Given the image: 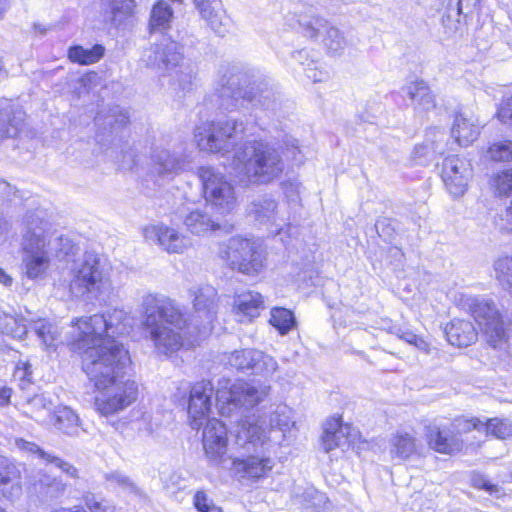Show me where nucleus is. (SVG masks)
Masks as SVG:
<instances>
[{
  "label": "nucleus",
  "mask_w": 512,
  "mask_h": 512,
  "mask_svg": "<svg viewBox=\"0 0 512 512\" xmlns=\"http://www.w3.org/2000/svg\"><path fill=\"white\" fill-rule=\"evenodd\" d=\"M193 313L187 317L172 299L158 294L143 297L142 330L158 356L170 357L185 342L208 336L218 312V295L214 287L205 285L193 291Z\"/></svg>",
  "instance_id": "nucleus-1"
},
{
  "label": "nucleus",
  "mask_w": 512,
  "mask_h": 512,
  "mask_svg": "<svg viewBox=\"0 0 512 512\" xmlns=\"http://www.w3.org/2000/svg\"><path fill=\"white\" fill-rule=\"evenodd\" d=\"M268 441L266 421L255 416L242 420L235 434V443L248 453L232 458L231 471L243 480L257 482L275 467V459L263 449Z\"/></svg>",
  "instance_id": "nucleus-2"
},
{
  "label": "nucleus",
  "mask_w": 512,
  "mask_h": 512,
  "mask_svg": "<svg viewBox=\"0 0 512 512\" xmlns=\"http://www.w3.org/2000/svg\"><path fill=\"white\" fill-rule=\"evenodd\" d=\"M72 348L83 355V369L99 391L124 376L121 371L130 361L128 351L118 341L107 340V345L75 339Z\"/></svg>",
  "instance_id": "nucleus-3"
},
{
  "label": "nucleus",
  "mask_w": 512,
  "mask_h": 512,
  "mask_svg": "<svg viewBox=\"0 0 512 512\" xmlns=\"http://www.w3.org/2000/svg\"><path fill=\"white\" fill-rule=\"evenodd\" d=\"M232 170L242 183L268 184L282 174L284 162L273 145L254 141L236 150Z\"/></svg>",
  "instance_id": "nucleus-4"
},
{
  "label": "nucleus",
  "mask_w": 512,
  "mask_h": 512,
  "mask_svg": "<svg viewBox=\"0 0 512 512\" xmlns=\"http://www.w3.org/2000/svg\"><path fill=\"white\" fill-rule=\"evenodd\" d=\"M46 223L38 215L27 217L28 230L24 235L22 249V268L27 278L41 279L50 266L53 245L61 240L52 238L45 232Z\"/></svg>",
  "instance_id": "nucleus-5"
},
{
  "label": "nucleus",
  "mask_w": 512,
  "mask_h": 512,
  "mask_svg": "<svg viewBox=\"0 0 512 512\" xmlns=\"http://www.w3.org/2000/svg\"><path fill=\"white\" fill-rule=\"evenodd\" d=\"M133 318L123 309L108 310L88 318L77 320L76 339L88 338L89 342L107 345V340L117 341L115 337L129 333Z\"/></svg>",
  "instance_id": "nucleus-6"
},
{
  "label": "nucleus",
  "mask_w": 512,
  "mask_h": 512,
  "mask_svg": "<svg viewBox=\"0 0 512 512\" xmlns=\"http://www.w3.org/2000/svg\"><path fill=\"white\" fill-rule=\"evenodd\" d=\"M103 260L93 252H86L70 268L69 292L74 297L97 298L107 287Z\"/></svg>",
  "instance_id": "nucleus-7"
},
{
  "label": "nucleus",
  "mask_w": 512,
  "mask_h": 512,
  "mask_svg": "<svg viewBox=\"0 0 512 512\" xmlns=\"http://www.w3.org/2000/svg\"><path fill=\"white\" fill-rule=\"evenodd\" d=\"M270 386L250 384L243 381L232 383L221 379L216 392V406L223 416H231L241 407L252 408L262 402L269 394Z\"/></svg>",
  "instance_id": "nucleus-8"
},
{
  "label": "nucleus",
  "mask_w": 512,
  "mask_h": 512,
  "mask_svg": "<svg viewBox=\"0 0 512 512\" xmlns=\"http://www.w3.org/2000/svg\"><path fill=\"white\" fill-rule=\"evenodd\" d=\"M245 130L243 122L234 119L207 122L196 130L198 147L212 153L229 152Z\"/></svg>",
  "instance_id": "nucleus-9"
},
{
  "label": "nucleus",
  "mask_w": 512,
  "mask_h": 512,
  "mask_svg": "<svg viewBox=\"0 0 512 512\" xmlns=\"http://www.w3.org/2000/svg\"><path fill=\"white\" fill-rule=\"evenodd\" d=\"M198 175L206 202L221 215L232 213L238 206V197L227 177L212 167L199 168Z\"/></svg>",
  "instance_id": "nucleus-10"
},
{
  "label": "nucleus",
  "mask_w": 512,
  "mask_h": 512,
  "mask_svg": "<svg viewBox=\"0 0 512 512\" xmlns=\"http://www.w3.org/2000/svg\"><path fill=\"white\" fill-rule=\"evenodd\" d=\"M230 268L247 275H255L264 267L260 243L246 238L232 237L221 252Z\"/></svg>",
  "instance_id": "nucleus-11"
},
{
  "label": "nucleus",
  "mask_w": 512,
  "mask_h": 512,
  "mask_svg": "<svg viewBox=\"0 0 512 512\" xmlns=\"http://www.w3.org/2000/svg\"><path fill=\"white\" fill-rule=\"evenodd\" d=\"M469 311L487 342L494 348L506 343L507 334L504 321L495 304L485 298H467Z\"/></svg>",
  "instance_id": "nucleus-12"
},
{
  "label": "nucleus",
  "mask_w": 512,
  "mask_h": 512,
  "mask_svg": "<svg viewBox=\"0 0 512 512\" xmlns=\"http://www.w3.org/2000/svg\"><path fill=\"white\" fill-rule=\"evenodd\" d=\"M138 397V385L134 380L122 378L99 390L94 406L102 416L115 415L132 405Z\"/></svg>",
  "instance_id": "nucleus-13"
},
{
  "label": "nucleus",
  "mask_w": 512,
  "mask_h": 512,
  "mask_svg": "<svg viewBox=\"0 0 512 512\" xmlns=\"http://www.w3.org/2000/svg\"><path fill=\"white\" fill-rule=\"evenodd\" d=\"M240 79L238 75H232L228 78L223 77L220 81V87L217 88L220 105L226 110H233L239 106H243L245 101L256 102L260 105L270 108L272 100L274 101V93L272 90H261L258 94L251 90H244L239 86Z\"/></svg>",
  "instance_id": "nucleus-14"
},
{
  "label": "nucleus",
  "mask_w": 512,
  "mask_h": 512,
  "mask_svg": "<svg viewBox=\"0 0 512 512\" xmlns=\"http://www.w3.org/2000/svg\"><path fill=\"white\" fill-rule=\"evenodd\" d=\"M141 61L148 68L166 76L184 62L183 46L170 38H163L143 51Z\"/></svg>",
  "instance_id": "nucleus-15"
},
{
  "label": "nucleus",
  "mask_w": 512,
  "mask_h": 512,
  "mask_svg": "<svg viewBox=\"0 0 512 512\" xmlns=\"http://www.w3.org/2000/svg\"><path fill=\"white\" fill-rule=\"evenodd\" d=\"M213 393L214 389L210 381L203 380L192 386L188 402V415L193 429H200L204 421L209 420Z\"/></svg>",
  "instance_id": "nucleus-16"
},
{
  "label": "nucleus",
  "mask_w": 512,
  "mask_h": 512,
  "mask_svg": "<svg viewBox=\"0 0 512 512\" xmlns=\"http://www.w3.org/2000/svg\"><path fill=\"white\" fill-rule=\"evenodd\" d=\"M202 441L207 459L213 464H220L224 460L228 446L225 424L216 418L207 420Z\"/></svg>",
  "instance_id": "nucleus-17"
},
{
  "label": "nucleus",
  "mask_w": 512,
  "mask_h": 512,
  "mask_svg": "<svg viewBox=\"0 0 512 512\" xmlns=\"http://www.w3.org/2000/svg\"><path fill=\"white\" fill-rule=\"evenodd\" d=\"M144 237L146 240L158 244L168 253L181 254L191 246L188 237L164 224L146 227L144 229Z\"/></svg>",
  "instance_id": "nucleus-18"
},
{
  "label": "nucleus",
  "mask_w": 512,
  "mask_h": 512,
  "mask_svg": "<svg viewBox=\"0 0 512 512\" xmlns=\"http://www.w3.org/2000/svg\"><path fill=\"white\" fill-rule=\"evenodd\" d=\"M441 176L450 194L461 196L467 189L471 169L464 160L450 156L443 161Z\"/></svg>",
  "instance_id": "nucleus-19"
},
{
  "label": "nucleus",
  "mask_w": 512,
  "mask_h": 512,
  "mask_svg": "<svg viewBox=\"0 0 512 512\" xmlns=\"http://www.w3.org/2000/svg\"><path fill=\"white\" fill-rule=\"evenodd\" d=\"M357 433L349 424H343L341 417H332L327 419L324 424V434L322 437V447L325 452L335 448L348 447Z\"/></svg>",
  "instance_id": "nucleus-20"
},
{
  "label": "nucleus",
  "mask_w": 512,
  "mask_h": 512,
  "mask_svg": "<svg viewBox=\"0 0 512 512\" xmlns=\"http://www.w3.org/2000/svg\"><path fill=\"white\" fill-rule=\"evenodd\" d=\"M21 470L16 462L0 455V499L14 501L22 493Z\"/></svg>",
  "instance_id": "nucleus-21"
},
{
  "label": "nucleus",
  "mask_w": 512,
  "mask_h": 512,
  "mask_svg": "<svg viewBox=\"0 0 512 512\" xmlns=\"http://www.w3.org/2000/svg\"><path fill=\"white\" fill-rule=\"evenodd\" d=\"M202 19L218 35L223 36L229 26V18L221 0H194Z\"/></svg>",
  "instance_id": "nucleus-22"
},
{
  "label": "nucleus",
  "mask_w": 512,
  "mask_h": 512,
  "mask_svg": "<svg viewBox=\"0 0 512 512\" xmlns=\"http://www.w3.org/2000/svg\"><path fill=\"white\" fill-rule=\"evenodd\" d=\"M429 446L438 453L453 454L461 451L463 441L451 433V426L441 428L433 425L427 427Z\"/></svg>",
  "instance_id": "nucleus-23"
},
{
  "label": "nucleus",
  "mask_w": 512,
  "mask_h": 512,
  "mask_svg": "<svg viewBox=\"0 0 512 512\" xmlns=\"http://www.w3.org/2000/svg\"><path fill=\"white\" fill-rule=\"evenodd\" d=\"M402 91L411 100L413 109L418 113L428 112L436 106L435 96L423 80L409 82Z\"/></svg>",
  "instance_id": "nucleus-24"
},
{
  "label": "nucleus",
  "mask_w": 512,
  "mask_h": 512,
  "mask_svg": "<svg viewBox=\"0 0 512 512\" xmlns=\"http://www.w3.org/2000/svg\"><path fill=\"white\" fill-rule=\"evenodd\" d=\"M67 486L61 477L53 476L46 471H39L31 483V490L39 497L55 499L66 492Z\"/></svg>",
  "instance_id": "nucleus-25"
},
{
  "label": "nucleus",
  "mask_w": 512,
  "mask_h": 512,
  "mask_svg": "<svg viewBox=\"0 0 512 512\" xmlns=\"http://www.w3.org/2000/svg\"><path fill=\"white\" fill-rule=\"evenodd\" d=\"M451 133L459 145L467 146L474 142L480 134L478 120L473 115L460 112L455 116Z\"/></svg>",
  "instance_id": "nucleus-26"
},
{
  "label": "nucleus",
  "mask_w": 512,
  "mask_h": 512,
  "mask_svg": "<svg viewBox=\"0 0 512 512\" xmlns=\"http://www.w3.org/2000/svg\"><path fill=\"white\" fill-rule=\"evenodd\" d=\"M389 447L391 458L402 462L417 453L418 441L413 433L398 430L390 437Z\"/></svg>",
  "instance_id": "nucleus-27"
},
{
  "label": "nucleus",
  "mask_w": 512,
  "mask_h": 512,
  "mask_svg": "<svg viewBox=\"0 0 512 512\" xmlns=\"http://www.w3.org/2000/svg\"><path fill=\"white\" fill-rule=\"evenodd\" d=\"M447 340L453 346L467 347L477 339V332L468 320L454 319L444 330Z\"/></svg>",
  "instance_id": "nucleus-28"
},
{
  "label": "nucleus",
  "mask_w": 512,
  "mask_h": 512,
  "mask_svg": "<svg viewBox=\"0 0 512 512\" xmlns=\"http://www.w3.org/2000/svg\"><path fill=\"white\" fill-rule=\"evenodd\" d=\"M153 172L161 177H172L182 171L184 161L168 150L156 151L152 157Z\"/></svg>",
  "instance_id": "nucleus-29"
},
{
  "label": "nucleus",
  "mask_w": 512,
  "mask_h": 512,
  "mask_svg": "<svg viewBox=\"0 0 512 512\" xmlns=\"http://www.w3.org/2000/svg\"><path fill=\"white\" fill-rule=\"evenodd\" d=\"M184 225L195 235H205L210 231L220 228L219 223L214 221L209 214L202 209L190 211L184 218Z\"/></svg>",
  "instance_id": "nucleus-30"
},
{
  "label": "nucleus",
  "mask_w": 512,
  "mask_h": 512,
  "mask_svg": "<svg viewBox=\"0 0 512 512\" xmlns=\"http://www.w3.org/2000/svg\"><path fill=\"white\" fill-rule=\"evenodd\" d=\"M263 297L260 293L254 291H245L237 295L234 300V306L239 314L249 319L255 318L264 308Z\"/></svg>",
  "instance_id": "nucleus-31"
},
{
  "label": "nucleus",
  "mask_w": 512,
  "mask_h": 512,
  "mask_svg": "<svg viewBox=\"0 0 512 512\" xmlns=\"http://www.w3.org/2000/svg\"><path fill=\"white\" fill-rule=\"evenodd\" d=\"M23 113L11 106L0 111V139L16 137L23 126Z\"/></svg>",
  "instance_id": "nucleus-32"
},
{
  "label": "nucleus",
  "mask_w": 512,
  "mask_h": 512,
  "mask_svg": "<svg viewBox=\"0 0 512 512\" xmlns=\"http://www.w3.org/2000/svg\"><path fill=\"white\" fill-rule=\"evenodd\" d=\"M276 202L271 198H260L253 201L249 208V216L260 225L275 224Z\"/></svg>",
  "instance_id": "nucleus-33"
},
{
  "label": "nucleus",
  "mask_w": 512,
  "mask_h": 512,
  "mask_svg": "<svg viewBox=\"0 0 512 512\" xmlns=\"http://www.w3.org/2000/svg\"><path fill=\"white\" fill-rule=\"evenodd\" d=\"M57 430L75 436L79 433L80 421L78 415L69 407H59L52 414Z\"/></svg>",
  "instance_id": "nucleus-34"
},
{
  "label": "nucleus",
  "mask_w": 512,
  "mask_h": 512,
  "mask_svg": "<svg viewBox=\"0 0 512 512\" xmlns=\"http://www.w3.org/2000/svg\"><path fill=\"white\" fill-rule=\"evenodd\" d=\"M25 413L36 421H44L46 417L52 416L55 405L45 394H36L26 400Z\"/></svg>",
  "instance_id": "nucleus-35"
},
{
  "label": "nucleus",
  "mask_w": 512,
  "mask_h": 512,
  "mask_svg": "<svg viewBox=\"0 0 512 512\" xmlns=\"http://www.w3.org/2000/svg\"><path fill=\"white\" fill-rule=\"evenodd\" d=\"M170 77L171 85L174 86L175 90L186 93L193 87V82L196 78L195 68L185 61L166 74Z\"/></svg>",
  "instance_id": "nucleus-36"
},
{
  "label": "nucleus",
  "mask_w": 512,
  "mask_h": 512,
  "mask_svg": "<svg viewBox=\"0 0 512 512\" xmlns=\"http://www.w3.org/2000/svg\"><path fill=\"white\" fill-rule=\"evenodd\" d=\"M104 53L105 48L99 44H96L89 49L80 45H75L69 48L68 58L73 63L91 65L98 62L104 56Z\"/></svg>",
  "instance_id": "nucleus-37"
},
{
  "label": "nucleus",
  "mask_w": 512,
  "mask_h": 512,
  "mask_svg": "<svg viewBox=\"0 0 512 512\" xmlns=\"http://www.w3.org/2000/svg\"><path fill=\"white\" fill-rule=\"evenodd\" d=\"M173 11L170 5L163 0L158 1L151 10L149 26L153 31H162L170 27Z\"/></svg>",
  "instance_id": "nucleus-38"
},
{
  "label": "nucleus",
  "mask_w": 512,
  "mask_h": 512,
  "mask_svg": "<svg viewBox=\"0 0 512 512\" xmlns=\"http://www.w3.org/2000/svg\"><path fill=\"white\" fill-rule=\"evenodd\" d=\"M0 333L22 339L27 334V326L23 319L0 312Z\"/></svg>",
  "instance_id": "nucleus-39"
},
{
  "label": "nucleus",
  "mask_w": 512,
  "mask_h": 512,
  "mask_svg": "<svg viewBox=\"0 0 512 512\" xmlns=\"http://www.w3.org/2000/svg\"><path fill=\"white\" fill-rule=\"evenodd\" d=\"M270 323L281 335H285L295 328L296 319L291 310L275 307L271 310Z\"/></svg>",
  "instance_id": "nucleus-40"
},
{
  "label": "nucleus",
  "mask_w": 512,
  "mask_h": 512,
  "mask_svg": "<svg viewBox=\"0 0 512 512\" xmlns=\"http://www.w3.org/2000/svg\"><path fill=\"white\" fill-rule=\"evenodd\" d=\"M298 22L305 36L311 39H316L328 28V23L323 18L312 13L300 14Z\"/></svg>",
  "instance_id": "nucleus-41"
},
{
  "label": "nucleus",
  "mask_w": 512,
  "mask_h": 512,
  "mask_svg": "<svg viewBox=\"0 0 512 512\" xmlns=\"http://www.w3.org/2000/svg\"><path fill=\"white\" fill-rule=\"evenodd\" d=\"M278 369L277 361L270 355L259 350H253V362L250 371L254 374L269 376Z\"/></svg>",
  "instance_id": "nucleus-42"
},
{
  "label": "nucleus",
  "mask_w": 512,
  "mask_h": 512,
  "mask_svg": "<svg viewBox=\"0 0 512 512\" xmlns=\"http://www.w3.org/2000/svg\"><path fill=\"white\" fill-rule=\"evenodd\" d=\"M295 422L293 421L292 411L286 405H281L274 410L269 416V427L270 430L275 428L286 432L289 431Z\"/></svg>",
  "instance_id": "nucleus-43"
},
{
  "label": "nucleus",
  "mask_w": 512,
  "mask_h": 512,
  "mask_svg": "<svg viewBox=\"0 0 512 512\" xmlns=\"http://www.w3.org/2000/svg\"><path fill=\"white\" fill-rule=\"evenodd\" d=\"M482 431L498 439H509L512 438V423L498 418L487 419Z\"/></svg>",
  "instance_id": "nucleus-44"
},
{
  "label": "nucleus",
  "mask_w": 512,
  "mask_h": 512,
  "mask_svg": "<svg viewBox=\"0 0 512 512\" xmlns=\"http://www.w3.org/2000/svg\"><path fill=\"white\" fill-rule=\"evenodd\" d=\"M451 426V433L459 437L462 434L471 432L472 430L482 431L484 421L477 417L466 418L464 416L456 417Z\"/></svg>",
  "instance_id": "nucleus-45"
},
{
  "label": "nucleus",
  "mask_w": 512,
  "mask_h": 512,
  "mask_svg": "<svg viewBox=\"0 0 512 512\" xmlns=\"http://www.w3.org/2000/svg\"><path fill=\"white\" fill-rule=\"evenodd\" d=\"M254 349L236 350L228 354L226 364L238 371H248L253 362Z\"/></svg>",
  "instance_id": "nucleus-46"
},
{
  "label": "nucleus",
  "mask_w": 512,
  "mask_h": 512,
  "mask_svg": "<svg viewBox=\"0 0 512 512\" xmlns=\"http://www.w3.org/2000/svg\"><path fill=\"white\" fill-rule=\"evenodd\" d=\"M33 329L47 348L54 345V341L59 335L58 327L46 320L36 321L33 325Z\"/></svg>",
  "instance_id": "nucleus-47"
},
{
  "label": "nucleus",
  "mask_w": 512,
  "mask_h": 512,
  "mask_svg": "<svg viewBox=\"0 0 512 512\" xmlns=\"http://www.w3.org/2000/svg\"><path fill=\"white\" fill-rule=\"evenodd\" d=\"M496 278L500 284L512 289V257H503L495 262Z\"/></svg>",
  "instance_id": "nucleus-48"
},
{
  "label": "nucleus",
  "mask_w": 512,
  "mask_h": 512,
  "mask_svg": "<svg viewBox=\"0 0 512 512\" xmlns=\"http://www.w3.org/2000/svg\"><path fill=\"white\" fill-rule=\"evenodd\" d=\"M492 186L499 196L512 194V169H505L496 173L492 178Z\"/></svg>",
  "instance_id": "nucleus-49"
},
{
  "label": "nucleus",
  "mask_w": 512,
  "mask_h": 512,
  "mask_svg": "<svg viewBox=\"0 0 512 512\" xmlns=\"http://www.w3.org/2000/svg\"><path fill=\"white\" fill-rule=\"evenodd\" d=\"M488 154L493 161H512V140L494 142L489 147Z\"/></svg>",
  "instance_id": "nucleus-50"
},
{
  "label": "nucleus",
  "mask_w": 512,
  "mask_h": 512,
  "mask_svg": "<svg viewBox=\"0 0 512 512\" xmlns=\"http://www.w3.org/2000/svg\"><path fill=\"white\" fill-rule=\"evenodd\" d=\"M323 42L331 54L340 53L346 46L344 37L335 27H328L326 29Z\"/></svg>",
  "instance_id": "nucleus-51"
},
{
  "label": "nucleus",
  "mask_w": 512,
  "mask_h": 512,
  "mask_svg": "<svg viewBox=\"0 0 512 512\" xmlns=\"http://www.w3.org/2000/svg\"><path fill=\"white\" fill-rule=\"evenodd\" d=\"M14 445L23 454H26V455L32 456V457H36L39 459H43L46 462L48 461V458L51 456L50 453H47L46 451H44L35 442L28 441L23 438H16L14 440Z\"/></svg>",
  "instance_id": "nucleus-52"
},
{
  "label": "nucleus",
  "mask_w": 512,
  "mask_h": 512,
  "mask_svg": "<svg viewBox=\"0 0 512 512\" xmlns=\"http://www.w3.org/2000/svg\"><path fill=\"white\" fill-rule=\"evenodd\" d=\"M109 19L112 23L118 24L124 16L130 14L133 0H110Z\"/></svg>",
  "instance_id": "nucleus-53"
},
{
  "label": "nucleus",
  "mask_w": 512,
  "mask_h": 512,
  "mask_svg": "<svg viewBox=\"0 0 512 512\" xmlns=\"http://www.w3.org/2000/svg\"><path fill=\"white\" fill-rule=\"evenodd\" d=\"M304 73L314 83L324 82L330 77V73L325 67L313 61L304 68Z\"/></svg>",
  "instance_id": "nucleus-54"
},
{
  "label": "nucleus",
  "mask_w": 512,
  "mask_h": 512,
  "mask_svg": "<svg viewBox=\"0 0 512 512\" xmlns=\"http://www.w3.org/2000/svg\"><path fill=\"white\" fill-rule=\"evenodd\" d=\"M47 463L53 464L55 467L59 468L64 474L72 479H80V473L78 468H76L70 462L63 460L62 458L52 455L48 458Z\"/></svg>",
  "instance_id": "nucleus-55"
},
{
  "label": "nucleus",
  "mask_w": 512,
  "mask_h": 512,
  "mask_svg": "<svg viewBox=\"0 0 512 512\" xmlns=\"http://www.w3.org/2000/svg\"><path fill=\"white\" fill-rule=\"evenodd\" d=\"M194 506L198 512H222L221 508L216 506L208 499L204 491H197L194 496Z\"/></svg>",
  "instance_id": "nucleus-56"
},
{
  "label": "nucleus",
  "mask_w": 512,
  "mask_h": 512,
  "mask_svg": "<svg viewBox=\"0 0 512 512\" xmlns=\"http://www.w3.org/2000/svg\"><path fill=\"white\" fill-rule=\"evenodd\" d=\"M105 478L110 483L122 487L123 489H127L130 492L138 491L137 486L130 480V478L118 471L106 474Z\"/></svg>",
  "instance_id": "nucleus-57"
},
{
  "label": "nucleus",
  "mask_w": 512,
  "mask_h": 512,
  "mask_svg": "<svg viewBox=\"0 0 512 512\" xmlns=\"http://www.w3.org/2000/svg\"><path fill=\"white\" fill-rule=\"evenodd\" d=\"M498 119L512 128V94L503 100L497 111Z\"/></svg>",
  "instance_id": "nucleus-58"
},
{
  "label": "nucleus",
  "mask_w": 512,
  "mask_h": 512,
  "mask_svg": "<svg viewBox=\"0 0 512 512\" xmlns=\"http://www.w3.org/2000/svg\"><path fill=\"white\" fill-rule=\"evenodd\" d=\"M402 336H403V340L405 342H407L408 344L415 346L417 349H419L420 351H422L426 354L430 353L431 345L423 337L418 336L411 331L405 332V334H403Z\"/></svg>",
  "instance_id": "nucleus-59"
},
{
  "label": "nucleus",
  "mask_w": 512,
  "mask_h": 512,
  "mask_svg": "<svg viewBox=\"0 0 512 512\" xmlns=\"http://www.w3.org/2000/svg\"><path fill=\"white\" fill-rule=\"evenodd\" d=\"M136 152L132 148L123 151L119 160L123 169H132L136 164Z\"/></svg>",
  "instance_id": "nucleus-60"
},
{
  "label": "nucleus",
  "mask_w": 512,
  "mask_h": 512,
  "mask_svg": "<svg viewBox=\"0 0 512 512\" xmlns=\"http://www.w3.org/2000/svg\"><path fill=\"white\" fill-rule=\"evenodd\" d=\"M85 503L91 512H107L109 510V507L104 505L102 501L97 500L94 495H87Z\"/></svg>",
  "instance_id": "nucleus-61"
},
{
  "label": "nucleus",
  "mask_w": 512,
  "mask_h": 512,
  "mask_svg": "<svg viewBox=\"0 0 512 512\" xmlns=\"http://www.w3.org/2000/svg\"><path fill=\"white\" fill-rule=\"evenodd\" d=\"M501 228L512 231V200L510 205L506 208L504 213L501 215Z\"/></svg>",
  "instance_id": "nucleus-62"
},
{
  "label": "nucleus",
  "mask_w": 512,
  "mask_h": 512,
  "mask_svg": "<svg viewBox=\"0 0 512 512\" xmlns=\"http://www.w3.org/2000/svg\"><path fill=\"white\" fill-rule=\"evenodd\" d=\"M15 189L8 182L0 180V199L7 200L15 194Z\"/></svg>",
  "instance_id": "nucleus-63"
},
{
  "label": "nucleus",
  "mask_w": 512,
  "mask_h": 512,
  "mask_svg": "<svg viewBox=\"0 0 512 512\" xmlns=\"http://www.w3.org/2000/svg\"><path fill=\"white\" fill-rule=\"evenodd\" d=\"M12 396L11 388L0 382V407L7 406Z\"/></svg>",
  "instance_id": "nucleus-64"
}]
</instances>
